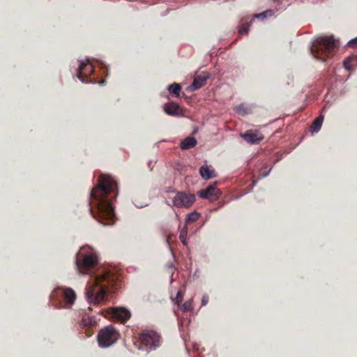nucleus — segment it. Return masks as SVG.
Wrapping results in <instances>:
<instances>
[{
    "label": "nucleus",
    "mask_w": 357,
    "mask_h": 357,
    "mask_svg": "<svg viewBox=\"0 0 357 357\" xmlns=\"http://www.w3.org/2000/svg\"><path fill=\"white\" fill-rule=\"evenodd\" d=\"M142 344L151 349H155L160 346L161 337L154 331H144L139 336Z\"/></svg>",
    "instance_id": "0eeeda50"
},
{
    "label": "nucleus",
    "mask_w": 357,
    "mask_h": 357,
    "mask_svg": "<svg viewBox=\"0 0 357 357\" xmlns=\"http://www.w3.org/2000/svg\"><path fill=\"white\" fill-rule=\"evenodd\" d=\"M209 298L207 295H204L202 299V305L204 306L208 303Z\"/></svg>",
    "instance_id": "cd10ccee"
},
{
    "label": "nucleus",
    "mask_w": 357,
    "mask_h": 357,
    "mask_svg": "<svg viewBox=\"0 0 357 357\" xmlns=\"http://www.w3.org/2000/svg\"><path fill=\"white\" fill-rule=\"evenodd\" d=\"M271 168H270L267 172H266V173H261V174H262V175H263V176H264H264H266L269 174V172L271 171Z\"/></svg>",
    "instance_id": "c756f323"
},
{
    "label": "nucleus",
    "mask_w": 357,
    "mask_h": 357,
    "mask_svg": "<svg viewBox=\"0 0 357 357\" xmlns=\"http://www.w3.org/2000/svg\"><path fill=\"white\" fill-rule=\"evenodd\" d=\"M171 92L172 96L178 98L180 96L181 93L183 92V91H169Z\"/></svg>",
    "instance_id": "c85d7f7f"
},
{
    "label": "nucleus",
    "mask_w": 357,
    "mask_h": 357,
    "mask_svg": "<svg viewBox=\"0 0 357 357\" xmlns=\"http://www.w3.org/2000/svg\"><path fill=\"white\" fill-rule=\"evenodd\" d=\"M118 195L117 182L110 175L101 174L90 195L89 211L93 218L104 225L115 221L113 199Z\"/></svg>",
    "instance_id": "f03ea898"
},
{
    "label": "nucleus",
    "mask_w": 357,
    "mask_h": 357,
    "mask_svg": "<svg viewBox=\"0 0 357 357\" xmlns=\"http://www.w3.org/2000/svg\"><path fill=\"white\" fill-rule=\"evenodd\" d=\"M344 68L348 70H353L357 67V54H352L347 57L343 61Z\"/></svg>",
    "instance_id": "dca6fc26"
},
{
    "label": "nucleus",
    "mask_w": 357,
    "mask_h": 357,
    "mask_svg": "<svg viewBox=\"0 0 357 357\" xmlns=\"http://www.w3.org/2000/svg\"><path fill=\"white\" fill-rule=\"evenodd\" d=\"M97 337L99 346L107 348L117 342L121 337V335L114 327L107 326L98 332Z\"/></svg>",
    "instance_id": "423d86ee"
},
{
    "label": "nucleus",
    "mask_w": 357,
    "mask_h": 357,
    "mask_svg": "<svg viewBox=\"0 0 357 357\" xmlns=\"http://www.w3.org/2000/svg\"><path fill=\"white\" fill-rule=\"evenodd\" d=\"M209 76V73L206 71L196 73L193 82L188 86L187 89H199L204 86L206 84Z\"/></svg>",
    "instance_id": "f8f14e48"
},
{
    "label": "nucleus",
    "mask_w": 357,
    "mask_h": 357,
    "mask_svg": "<svg viewBox=\"0 0 357 357\" xmlns=\"http://www.w3.org/2000/svg\"><path fill=\"white\" fill-rule=\"evenodd\" d=\"M199 216L200 215L197 212L194 211L188 215L186 221L187 222H194L199 219Z\"/></svg>",
    "instance_id": "412c9836"
},
{
    "label": "nucleus",
    "mask_w": 357,
    "mask_h": 357,
    "mask_svg": "<svg viewBox=\"0 0 357 357\" xmlns=\"http://www.w3.org/2000/svg\"><path fill=\"white\" fill-rule=\"evenodd\" d=\"M195 201L193 194L178 192L172 199L174 206L178 208H189Z\"/></svg>",
    "instance_id": "1a4fd4ad"
},
{
    "label": "nucleus",
    "mask_w": 357,
    "mask_h": 357,
    "mask_svg": "<svg viewBox=\"0 0 357 357\" xmlns=\"http://www.w3.org/2000/svg\"><path fill=\"white\" fill-rule=\"evenodd\" d=\"M183 312H191L193 310L192 299L188 300L179 306Z\"/></svg>",
    "instance_id": "aec40b11"
},
{
    "label": "nucleus",
    "mask_w": 357,
    "mask_h": 357,
    "mask_svg": "<svg viewBox=\"0 0 357 357\" xmlns=\"http://www.w3.org/2000/svg\"><path fill=\"white\" fill-rule=\"evenodd\" d=\"M107 312L111 317L122 323L127 321L130 318V311L123 307L109 308Z\"/></svg>",
    "instance_id": "9d476101"
},
{
    "label": "nucleus",
    "mask_w": 357,
    "mask_h": 357,
    "mask_svg": "<svg viewBox=\"0 0 357 357\" xmlns=\"http://www.w3.org/2000/svg\"><path fill=\"white\" fill-rule=\"evenodd\" d=\"M183 298V294L181 291H178L176 298L174 299V302L178 306H181V305L182 304Z\"/></svg>",
    "instance_id": "b1692460"
},
{
    "label": "nucleus",
    "mask_w": 357,
    "mask_h": 357,
    "mask_svg": "<svg viewBox=\"0 0 357 357\" xmlns=\"http://www.w3.org/2000/svg\"><path fill=\"white\" fill-rule=\"evenodd\" d=\"M323 121H324V116H320L317 117L313 121V123H312V124L311 126V131L312 132H318L320 130Z\"/></svg>",
    "instance_id": "6ab92c4d"
},
{
    "label": "nucleus",
    "mask_w": 357,
    "mask_h": 357,
    "mask_svg": "<svg viewBox=\"0 0 357 357\" xmlns=\"http://www.w3.org/2000/svg\"><path fill=\"white\" fill-rule=\"evenodd\" d=\"M235 110L238 114L245 115L248 113V109L243 105H240L235 108Z\"/></svg>",
    "instance_id": "5701e85b"
},
{
    "label": "nucleus",
    "mask_w": 357,
    "mask_h": 357,
    "mask_svg": "<svg viewBox=\"0 0 357 357\" xmlns=\"http://www.w3.org/2000/svg\"><path fill=\"white\" fill-rule=\"evenodd\" d=\"M253 21L254 19L251 18V17L250 16L241 18L240 25L238 27L239 34H248L250 29V26L252 24Z\"/></svg>",
    "instance_id": "2eb2a0df"
},
{
    "label": "nucleus",
    "mask_w": 357,
    "mask_h": 357,
    "mask_svg": "<svg viewBox=\"0 0 357 357\" xmlns=\"http://www.w3.org/2000/svg\"><path fill=\"white\" fill-rule=\"evenodd\" d=\"M339 43L333 36L319 37L314 40L310 52L314 58L325 61L334 56Z\"/></svg>",
    "instance_id": "7ed1b4c3"
},
{
    "label": "nucleus",
    "mask_w": 357,
    "mask_h": 357,
    "mask_svg": "<svg viewBox=\"0 0 357 357\" xmlns=\"http://www.w3.org/2000/svg\"><path fill=\"white\" fill-rule=\"evenodd\" d=\"M164 109L169 115H176L178 114L179 107L174 102H169L165 105Z\"/></svg>",
    "instance_id": "a211bd4d"
},
{
    "label": "nucleus",
    "mask_w": 357,
    "mask_h": 357,
    "mask_svg": "<svg viewBox=\"0 0 357 357\" xmlns=\"http://www.w3.org/2000/svg\"><path fill=\"white\" fill-rule=\"evenodd\" d=\"M199 174L202 178L204 180H209L213 178L217 177V174L212 166L207 165H202L199 168Z\"/></svg>",
    "instance_id": "4468645a"
},
{
    "label": "nucleus",
    "mask_w": 357,
    "mask_h": 357,
    "mask_svg": "<svg viewBox=\"0 0 357 357\" xmlns=\"http://www.w3.org/2000/svg\"><path fill=\"white\" fill-rule=\"evenodd\" d=\"M97 322L94 317L84 312L82 315V319L79 321L80 332L86 335V337H91L93 334V328Z\"/></svg>",
    "instance_id": "6e6552de"
},
{
    "label": "nucleus",
    "mask_w": 357,
    "mask_h": 357,
    "mask_svg": "<svg viewBox=\"0 0 357 357\" xmlns=\"http://www.w3.org/2000/svg\"><path fill=\"white\" fill-rule=\"evenodd\" d=\"M188 234L187 228H183L180 233L179 238L184 245H187L186 237Z\"/></svg>",
    "instance_id": "4be33fe9"
},
{
    "label": "nucleus",
    "mask_w": 357,
    "mask_h": 357,
    "mask_svg": "<svg viewBox=\"0 0 357 357\" xmlns=\"http://www.w3.org/2000/svg\"><path fill=\"white\" fill-rule=\"evenodd\" d=\"M347 46L351 48L357 47V37L350 40L347 43Z\"/></svg>",
    "instance_id": "a878e982"
},
{
    "label": "nucleus",
    "mask_w": 357,
    "mask_h": 357,
    "mask_svg": "<svg viewBox=\"0 0 357 357\" xmlns=\"http://www.w3.org/2000/svg\"><path fill=\"white\" fill-rule=\"evenodd\" d=\"M75 299L76 294L70 287H57L50 296V303L56 308L70 307Z\"/></svg>",
    "instance_id": "20e7f679"
},
{
    "label": "nucleus",
    "mask_w": 357,
    "mask_h": 357,
    "mask_svg": "<svg viewBox=\"0 0 357 357\" xmlns=\"http://www.w3.org/2000/svg\"><path fill=\"white\" fill-rule=\"evenodd\" d=\"M75 264L79 273L92 276L85 288V296L90 305L104 303L107 294L121 285L119 276L110 270L101 268L95 273L98 257L92 251L84 253L81 250L76 255Z\"/></svg>",
    "instance_id": "f257e3e1"
},
{
    "label": "nucleus",
    "mask_w": 357,
    "mask_h": 357,
    "mask_svg": "<svg viewBox=\"0 0 357 357\" xmlns=\"http://www.w3.org/2000/svg\"><path fill=\"white\" fill-rule=\"evenodd\" d=\"M271 10H267V11L261 13L255 14L252 16V18H253L254 20H255V18H260V19L263 20L266 17V13H271Z\"/></svg>",
    "instance_id": "393cba45"
},
{
    "label": "nucleus",
    "mask_w": 357,
    "mask_h": 357,
    "mask_svg": "<svg viewBox=\"0 0 357 357\" xmlns=\"http://www.w3.org/2000/svg\"><path fill=\"white\" fill-rule=\"evenodd\" d=\"M87 63L79 61V67L77 73V76L82 82L86 83H98L100 86H103L105 83V79H98L93 75L94 67L89 63V59H86Z\"/></svg>",
    "instance_id": "39448f33"
},
{
    "label": "nucleus",
    "mask_w": 357,
    "mask_h": 357,
    "mask_svg": "<svg viewBox=\"0 0 357 357\" xmlns=\"http://www.w3.org/2000/svg\"><path fill=\"white\" fill-rule=\"evenodd\" d=\"M172 236H169L167 237V242H168V243H169V241L172 239Z\"/></svg>",
    "instance_id": "7c9ffc66"
},
{
    "label": "nucleus",
    "mask_w": 357,
    "mask_h": 357,
    "mask_svg": "<svg viewBox=\"0 0 357 357\" xmlns=\"http://www.w3.org/2000/svg\"><path fill=\"white\" fill-rule=\"evenodd\" d=\"M241 137L250 144H258L264 139L263 135L257 130H249L241 134Z\"/></svg>",
    "instance_id": "ddd939ff"
},
{
    "label": "nucleus",
    "mask_w": 357,
    "mask_h": 357,
    "mask_svg": "<svg viewBox=\"0 0 357 357\" xmlns=\"http://www.w3.org/2000/svg\"><path fill=\"white\" fill-rule=\"evenodd\" d=\"M197 140L192 137H188L181 142V148L183 150L189 149L195 146Z\"/></svg>",
    "instance_id": "f3484780"
},
{
    "label": "nucleus",
    "mask_w": 357,
    "mask_h": 357,
    "mask_svg": "<svg viewBox=\"0 0 357 357\" xmlns=\"http://www.w3.org/2000/svg\"><path fill=\"white\" fill-rule=\"evenodd\" d=\"M220 195V190L216 188V183L209 185L206 189L201 190L198 195L201 198L208 199L211 201L216 200Z\"/></svg>",
    "instance_id": "9b49d317"
},
{
    "label": "nucleus",
    "mask_w": 357,
    "mask_h": 357,
    "mask_svg": "<svg viewBox=\"0 0 357 357\" xmlns=\"http://www.w3.org/2000/svg\"><path fill=\"white\" fill-rule=\"evenodd\" d=\"M167 89H181V85L178 83H173L169 85Z\"/></svg>",
    "instance_id": "bb28decb"
}]
</instances>
